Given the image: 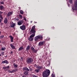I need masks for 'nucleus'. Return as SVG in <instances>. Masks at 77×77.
<instances>
[{
  "label": "nucleus",
  "instance_id": "1",
  "mask_svg": "<svg viewBox=\"0 0 77 77\" xmlns=\"http://www.w3.org/2000/svg\"><path fill=\"white\" fill-rule=\"evenodd\" d=\"M50 74V71L48 69L44 71L42 73V75L43 77H47L49 76Z\"/></svg>",
  "mask_w": 77,
  "mask_h": 77
},
{
  "label": "nucleus",
  "instance_id": "2",
  "mask_svg": "<svg viewBox=\"0 0 77 77\" xmlns=\"http://www.w3.org/2000/svg\"><path fill=\"white\" fill-rule=\"evenodd\" d=\"M42 38H43V37L42 36V35H39L37 36H36L35 38L34 39L35 41H38V39H40V40H42Z\"/></svg>",
  "mask_w": 77,
  "mask_h": 77
},
{
  "label": "nucleus",
  "instance_id": "3",
  "mask_svg": "<svg viewBox=\"0 0 77 77\" xmlns=\"http://www.w3.org/2000/svg\"><path fill=\"white\" fill-rule=\"evenodd\" d=\"M72 9L74 11L77 9V0H74V5L72 7Z\"/></svg>",
  "mask_w": 77,
  "mask_h": 77
},
{
  "label": "nucleus",
  "instance_id": "4",
  "mask_svg": "<svg viewBox=\"0 0 77 77\" xmlns=\"http://www.w3.org/2000/svg\"><path fill=\"white\" fill-rule=\"evenodd\" d=\"M26 62L27 63H32L33 62V59L31 58H28L26 59Z\"/></svg>",
  "mask_w": 77,
  "mask_h": 77
},
{
  "label": "nucleus",
  "instance_id": "5",
  "mask_svg": "<svg viewBox=\"0 0 77 77\" xmlns=\"http://www.w3.org/2000/svg\"><path fill=\"white\" fill-rule=\"evenodd\" d=\"M35 34L34 33L31 35L30 36V38H28V40L30 41H33V37L35 36Z\"/></svg>",
  "mask_w": 77,
  "mask_h": 77
},
{
  "label": "nucleus",
  "instance_id": "6",
  "mask_svg": "<svg viewBox=\"0 0 77 77\" xmlns=\"http://www.w3.org/2000/svg\"><path fill=\"white\" fill-rule=\"evenodd\" d=\"M15 26V23H14L13 22H11L10 23V27H14Z\"/></svg>",
  "mask_w": 77,
  "mask_h": 77
},
{
  "label": "nucleus",
  "instance_id": "7",
  "mask_svg": "<svg viewBox=\"0 0 77 77\" xmlns=\"http://www.w3.org/2000/svg\"><path fill=\"white\" fill-rule=\"evenodd\" d=\"M20 29L22 30H26V26L22 25L20 27Z\"/></svg>",
  "mask_w": 77,
  "mask_h": 77
},
{
  "label": "nucleus",
  "instance_id": "8",
  "mask_svg": "<svg viewBox=\"0 0 77 77\" xmlns=\"http://www.w3.org/2000/svg\"><path fill=\"white\" fill-rule=\"evenodd\" d=\"M23 71H25V70H26V71H29V70H30V71L32 70V69H31L30 68L29 69H28V68H27L26 67H24L23 68Z\"/></svg>",
  "mask_w": 77,
  "mask_h": 77
},
{
  "label": "nucleus",
  "instance_id": "9",
  "mask_svg": "<svg viewBox=\"0 0 77 77\" xmlns=\"http://www.w3.org/2000/svg\"><path fill=\"white\" fill-rule=\"evenodd\" d=\"M31 49L33 51V53H36L37 51H38V50H37V49H35L34 48H33V47H32L31 48Z\"/></svg>",
  "mask_w": 77,
  "mask_h": 77
},
{
  "label": "nucleus",
  "instance_id": "10",
  "mask_svg": "<svg viewBox=\"0 0 77 77\" xmlns=\"http://www.w3.org/2000/svg\"><path fill=\"white\" fill-rule=\"evenodd\" d=\"M44 42L43 41L40 42L38 44V46H42V45H44Z\"/></svg>",
  "mask_w": 77,
  "mask_h": 77
},
{
  "label": "nucleus",
  "instance_id": "11",
  "mask_svg": "<svg viewBox=\"0 0 77 77\" xmlns=\"http://www.w3.org/2000/svg\"><path fill=\"white\" fill-rule=\"evenodd\" d=\"M5 71H6L8 70L9 69V66H7L4 67H3Z\"/></svg>",
  "mask_w": 77,
  "mask_h": 77
},
{
  "label": "nucleus",
  "instance_id": "12",
  "mask_svg": "<svg viewBox=\"0 0 77 77\" xmlns=\"http://www.w3.org/2000/svg\"><path fill=\"white\" fill-rule=\"evenodd\" d=\"M23 23V21L22 20L20 21L17 22V24L19 26H20Z\"/></svg>",
  "mask_w": 77,
  "mask_h": 77
},
{
  "label": "nucleus",
  "instance_id": "13",
  "mask_svg": "<svg viewBox=\"0 0 77 77\" xmlns=\"http://www.w3.org/2000/svg\"><path fill=\"white\" fill-rule=\"evenodd\" d=\"M2 63H6L7 64H8V63H9V62H8V61H7V60H5L4 61H3L2 62Z\"/></svg>",
  "mask_w": 77,
  "mask_h": 77
},
{
  "label": "nucleus",
  "instance_id": "14",
  "mask_svg": "<svg viewBox=\"0 0 77 77\" xmlns=\"http://www.w3.org/2000/svg\"><path fill=\"white\" fill-rule=\"evenodd\" d=\"M12 14H13V12H10L8 13V14H7V16L9 17V16H11L12 15Z\"/></svg>",
  "mask_w": 77,
  "mask_h": 77
},
{
  "label": "nucleus",
  "instance_id": "15",
  "mask_svg": "<svg viewBox=\"0 0 77 77\" xmlns=\"http://www.w3.org/2000/svg\"><path fill=\"white\" fill-rule=\"evenodd\" d=\"M9 38H10V39H11V42H13V39H14V38H13V37L11 35H9Z\"/></svg>",
  "mask_w": 77,
  "mask_h": 77
},
{
  "label": "nucleus",
  "instance_id": "16",
  "mask_svg": "<svg viewBox=\"0 0 77 77\" xmlns=\"http://www.w3.org/2000/svg\"><path fill=\"white\" fill-rule=\"evenodd\" d=\"M30 47L29 45L26 48V51H27L28 52L29 51V50H30Z\"/></svg>",
  "mask_w": 77,
  "mask_h": 77
},
{
  "label": "nucleus",
  "instance_id": "17",
  "mask_svg": "<svg viewBox=\"0 0 77 77\" xmlns=\"http://www.w3.org/2000/svg\"><path fill=\"white\" fill-rule=\"evenodd\" d=\"M37 69H38V70L42 69V66H37Z\"/></svg>",
  "mask_w": 77,
  "mask_h": 77
},
{
  "label": "nucleus",
  "instance_id": "18",
  "mask_svg": "<svg viewBox=\"0 0 77 77\" xmlns=\"http://www.w3.org/2000/svg\"><path fill=\"white\" fill-rule=\"evenodd\" d=\"M10 46H11V47L12 49H15V47L13 45H12V44H10Z\"/></svg>",
  "mask_w": 77,
  "mask_h": 77
},
{
  "label": "nucleus",
  "instance_id": "19",
  "mask_svg": "<svg viewBox=\"0 0 77 77\" xmlns=\"http://www.w3.org/2000/svg\"><path fill=\"white\" fill-rule=\"evenodd\" d=\"M4 23L5 24H7L8 23V20L7 19V18H5L4 20Z\"/></svg>",
  "mask_w": 77,
  "mask_h": 77
},
{
  "label": "nucleus",
  "instance_id": "20",
  "mask_svg": "<svg viewBox=\"0 0 77 77\" xmlns=\"http://www.w3.org/2000/svg\"><path fill=\"white\" fill-rule=\"evenodd\" d=\"M28 73H29V72L27 71H26L24 72V74L25 75H27V74H28Z\"/></svg>",
  "mask_w": 77,
  "mask_h": 77
},
{
  "label": "nucleus",
  "instance_id": "21",
  "mask_svg": "<svg viewBox=\"0 0 77 77\" xmlns=\"http://www.w3.org/2000/svg\"><path fill=\"white\" fill-rule=\"evenodd\" d=\"M34 30L35 29H32L31 30V32H32V33H34L35 32V31Z\"/></svg>",
  "mask_w": 77,
  "mask_h": 77
},
{
  "label": "nucleus",
  "instance_id": "22",
  "mask_svg": "<svg viewBox=\"0 0 77 77\" xmlns=\"http://www.w3.org/2000/svg\"><path fill=\"white\" fill-rule=\"evenodd\" d=\"M23 47H20L19 48L18 51H21V50H23Z\"/></svg>",
  "mask_w": 77,
  "mask_h": 77
},
{
  "label": "nucleus",
  "instance_id": "23",
  "mask_svg": "<svg viewBox=\"0 0 77 77\" xmlns=\"http://www.w3.org/2000/svg\"><path fill=\"white\" fill-rule=\"evenodd\" d=\"M14 68H17V67H18V65L15 64V63H14Z\"/></svg>",
  "mask_w": 77,
  "mask_h": 77
},
{
  "label": "nucleus",
  "instance_id": "24",
  "mask_svg": "<svg viewBox=\"0 0 77 77\" xmlns=\"http://www.w3.org/2000/svg\"><path fill=\"white\" fill-rule=\"evenodd\" d=\"M3 9V6H2V5H1L0 6V10H2V9Z\"/></svg>",
  "mask_w": 77,
  "mask_h": 77
},
{
  "label": "nucleus",
  "instance_id": "25",
  "mask_svg": "<svg viewBox=\"0 0 77 77\" xmlns=\"http://www.w3.org/2000/svg\"><path fill=\"white\" fill-rule=\"evenodd\" d=\"M4 38V35H2L1 36H0V39H2Z\"/></svg>",
  "mask_w": 77,
  "mask_h": 77
},
{
  "label": "nucleus",
  "instance_id": "26",
  "mask_svg": "<svg viewBox=\"0 0 77 77\" xmlns=\"http://www.w3.org/2000/svg\"><path fill=\"white\" fill-rule=\"evenodd\" d=\"M6 49V48H5V47L4 48H1V50H2V51H4V50H5Z\"/></svg>",
  "mask_w": 77,
  "mask_h": 77
},
{
  "label": "nucleus",
  "instance_id": "27",
  "mask_svg": "<svg viewBox=\"0 0 77 77\" xmlns=\"http://www.w3.org/2000/svg\"><path fill=\"white\" fill-rule=\"evenodd\" d=\"M35 72H38L39 71V70L36 69L35 70Z\"/></svg>",
  "mask_w": 77,
  "mask_h": 77
},
{
  "label": "nucleus",
  "instance_id": "28",
  "mask_svg": "<svg viewBox=\"0 0 77 77\" xmlns=\"http://www.w3.org/2000/svg\"><path fill=\"white\" fill-rule=\"evenodd\" d=\"M17 71V70L16 69H13V70H12V72H16Z\"/></svg>",
  "mask_w": 77,
  "mask_h": 77
},
{
  "label": "nucleus",
  "instance_id": "29",
  "mask_svg": "<svg viewBox=\"0 0 77 77\" xmlns=\"http://www.w3.org/2000/svg\"><path fill=\"white\" fill-rule=\"evenodd\" d=\"M8 72H10L11 73H12V71H11L10 70H8Z\"/></svg>",
  "mask_w": 77,
  "mask_h": 77
},
{
  "label": "nucleus",
  "instance_id": "30",
  "mask_svg": "<svg viewBox=\"0 0 77 77\" xmlns=\"http://www.w3.org/2000/svg\"><path fill=\"white\" fill-rule=\"evenodd\" d=\"M20 14H23V11H22V10H21L20 11Z\"/></svg>",
  "mask_w": 77,
  "mask_h": 77
},
{
  "label": "nucleus",
  "instance_id": "31",
  "mask_svg": "<svg viewBox=\"0 0 77 77\" xmlns=\"http://www.w3.org/2000/svg\"><path fill=\"white\" fill-rule=\"evenodd\" d=\"M0 18L3 19V17H2V15L1 14H0Z\"/></svg>",
  "mask_w": 77,
  "mask_h": 77
},
{
  "label": "nucleus",
  "instance_id": "32",
  "mask_svg": "<svg viewBox=\"0 0 77 77\" xmlns=\"http://www.w3.org/2000/svg\"><path fill=\"white\" fill-rule=\"evenodd\" d=\"M19 17H20V18H23V16H22V15L21 14H19Z\"/></svg>",
  "mask_w": 77,
  "mask_h": 77
},
{
  "label": "nucleus",
  "instance_id": "33",
  "mask_svg": "<svg viewBox=\"0 0 77 77\" xmlns=\"http://www.w3.org/2000/svg\"><path fill=\"white\" fill-rule=\"evenodd\" d=\"M35 26H33L32 28V29H35Z\"/></svg>",
  "mask_w": 77,
  "mask_h": 77
},
{
  "label": "nucleus",
  "instance_id": "34",
  "mask_svg": "<svg viewBox=\"0 0 77 77\" xmlns=\"http://www.w3.org/2000/svg\"><path fill=\"white\" fill-rule=\"evenodd\" d=\"M1 54H2V56H3V55H4V52H2L1 53Z\"/></svg>",
  "mask_w": 77,
  "mask_h": 77
},
{
  "label": "nucleus",
  "instance_id": "35",
  "mask_svg": "<svg viewBox=\"0 0 77 77\" xmlns=\"http://www.w3.org/2000/svg\"><path fill=\"white\" fill-rule=\"evenodd\" d=\"M2 14H3V12L2 11H0V15Z\"/></svg>",
  "mask_w": 77,
  "mask_h": 77
},
{
  "label": "nucleus",
  "instance_id": "36",
  "mask_svg": "<svg viewBox=\"0 0 77 77\" xmlns=\"http://www.w3.org/2000/svg\"><path fill=\"white\" fill-rule=\"evenodd\" d=\"M24 20H25V21H27V19L26 18L24 17Z\"/></svg>",
  "mask_w": 77,
  "mask_h": 77
},
{
  "label": "nucleus",
  "instance_id": "37",
  "mask_svg": "<svg viewBox=\"0 0 77 77\" xmlns=\"http://www.w3.org/2000/svg\"><path fill=\"white\" fill-rule=\"evenodd\" d=\"M69 2L70 3H72V0H69Z\"/></svg>",
  "mask_w": 77,
  "mask_h": 77
},
{
  "label": "nucleus",
  "instance_id": "38",
  "mask_svg": "<svg viewBox=\"0 0 77 77\" xmlns=\"http://www.w3.org/2000/svg\"><path fill=\"white\" fill-rule=\"evenodd\" d=\"M1 4H2V5H3V4H4V2H1Z\"/></svg>",
  "mask_w": 77,
  "mask_h": 77
},
{
  "label": "nucleus",
  "instance_id": "39",
  "mask_svg": "<svg viewBox=\"0 0 77 77\" xmlns=\"http://www.w3.org/2000/svg\"><path fill=\"white\" fill-rule=\"evenodd\" d=\"M12 53H13V51H11V53H10V54H12Z\"/></svg>",
  "mask_w": 77,
  "mask_h": 77
},
{
  "label": "nucleus",
  "instance_id": "40",
  "mask_svg": "<svg viewBox=\"0 0 77 77\" xmlns=\"http://www.w3.org/2000/svg\"><path fill=\"white\" fill-rule=\"evenodd\" d=\"M2 21V20L0 19V23H1V22Z\"/></svg>",
  "mask_w": 77,
  "mask_h": 77
},
{
  "label": "nucleus",
  "instance_id": "41",
  "mask_svg": "<svg viewBox=\"0 0 77 77\" xmlns=\"http://www.w3.org/2000/svg\"><path fill=\"white\" fill-rule=\"evenodd\" d=\"M52 77H55V76L54 75H52Z\"/></svg>",
  "mask_w": 77,
  "mask_h": 77
},
{
  "label": "nucleus",
  "instance_id": "42",
  "mask_svg": "<svg viewBox=\"0 0 77 77\" xmlns=\"http://www.w3.org/2000/svg\"><path fill=\"white\" fill-rule=\"evenodd\" d=\"M48 39L49 40V39H50V38H47V40H48Z\"/></svg>",
  "mask_w": 77,
  "mask_h": 77
},
{
  "label": "nucleus",
  "instance_id": "43",
  "mask_svg": "<svg viewBox=\"0 0 77 77\" xmlns=\"http://www.w3.org/2000/svg\"><path fill=\"white\" fill-rule=\"evenodd\" d=\"M45 54H46V55H47V53H46Z\"/></svg>",
  "mask_w": 77,
  "mask_h": 77
},
{
  "label": "nucleus",
  "instance_id": "44",
  "mask_svg": "<svg viewBox=\"0 0 77 77\" xmlns=\"http://www.w3.org/2000/svg\"><path fill=\"white\" fill-rule=\"evenodd\" d=\"M23 77H26V76L23 75Z\"/></svg>",
  "mask_w": 77,
  "mask_h": 77
},
{
  "label": "nucleus",
  "instance_id": "45",
  "mask_svg": "<svg viewBox=\"0 0 77 77\" xmlns=\"http://www.w3.org/2000/svg\"><path fill=\"white\" fill-rule=\"evenodd\" d=\"M1 32L0 31V35L1 34Z\"/></svg>",
  "mask_w": 77,
  "mask_h": 77
},
{
  "label": "nucleus",
  "instance_id": "46",
  "mask_svg": "<svg viewBox=\"0 0 77 77\" xmlns=\"http://www.w3.org/2000/svg\"><path fill=\"white\" fill-rule=\"evenodd\" d=\"M1 54H0V56H1Z\"/></svg>",
  "mask_w": 77,
  "mask_h": 77
},
{
  "label": "nucleus",
  "instance_id": "47",
  "mask_svg": "<svg viewBox=\"0 0 77 77\" xmlns=\"http://www.w3.org/2000/svg\"><path fill=\"white\" fill-rule=\"evenodd\" d=\"M0 43H1V42L0 41Z\"/></svg>",
  "mask_w": 77,
  "mask_h": 77
},
{
  "label": "nucleus",
  "instance_id": "48",
  "mask_svg": "<svg viewBox=\"0 0 77 77\" xmlns=\"http://www.w3.org/2000/svg\"><path fill=\"white\" fill-rule=\"evenodd\" d=\"M4 2H5V0H4Z\"/></svg>",
  "mask_w": 77,
  "mask_h": 77
}]
</instances>
